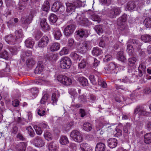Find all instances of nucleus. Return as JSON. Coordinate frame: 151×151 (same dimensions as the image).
I'll list each match as a JSON object with an SVG mask.
<instances>
[{"label":"nucleus","mask_w":151,"mask_h":151,"mask_svg":"<svg viewBox=\"0 0 151 151\" xmlns=\"http://www.w3.org/2000/svg\"><path fill=\"white\" fill-rule=\"evenodd\" d=\"M91 46V42L88 41H84L77 44V49L81 53L85 52L88 48H90Z\"/></svg>","instance_id":"obj_1"},{"label":"nucleus","mask_w":151,"mask_h":151,"mask_svg":"<svg viewBox=\"0 0 151 151\" xmlns=\"http://www.w3.org/2000/svg\"><path fill=\"white\" fill-rule=\"evenodd\" d=\"M70 137L74 141L81 142L83 140L82 134L77 130H73L70 133Z\"/></svg>","instance_id":"obj_2"},{"label":"nucleus","mask_w":151,"mask_h":151,"mask_svg":"<svg viewBox=\"0 0 151 151\" xmlns=\"http://www.w3.org/2000/svg\"><path fill=\"white\" fill-rule=\"evenodd\" d=\"M59 82L65 86H68L72 83V81L70 78L65 75H59L57 78Z\"/></svg>","instance_id":"obj_3"},{"label":"nucleus","mask_w":151,"mask_h":151,"mask_svg":"<svg viewBox=\"0 0 151 151\" xmlns=\"http://www.w3.org/2000/svg\"><path fill=\"white\" fill-rule=\"evenodd\" d=\"M121 12V9L120 7H115L109 9L107 11L108 15L110 18H115L119 15Z\"/></svg>","instance_id":"obj_4"},{"label":"nucleus","mask_w":151,"mask_h":151,"mask_svg":"<svg viewBox=\"0 0 151 151\" xmlns=\"http://www.w3.org/2000/svg\"><path fill=\"white\" fill-rule=\"evenodd\" d=\"M71 65V61L70 59L68 57H65L61 59L60 66L64 69H68Z\"/></svg>","instance_id":"obj_5"},{"label":"nucleus","mask_w":151,"mask_h":151,"mask_svg":"<svg viewBox=\"0 0 151 151\" xmlns=\"http://www.w3.org/2000/svg\"><path fill=\"white\" fill-rule=\"evenodd\" d=\"M134 113L135 114H138L139 116H147L149 114V112L146 111L141 106H138L135 109Z\"/></svg>","instance_id":"obj_6"},{"label":"nucleus","mask_w":151,"mask_h":151,"mask_svg":"<svg viewBox=\"0 0 151 151\" xmlns=\"http://www.w3.org/2000/svg\"><path fill=\"white\" fill-rule=\"evenodd\" d=\"M33 144L37 147H40L43 146L45 142L43 139L39 136H37L32 140Z\"/></svg>","instance_id":"obj_7"},{"label":"nucleus","mask_w":151,"mask_h":151,"mask_svg":"<svg viewBox=\"0 0 151 151\" xmlns=\"http://www.w3.org/2000/svg\"><path fill=\"white\" fill-rule=\"evenodd\" d=\"M74 29L75 26L74 25H68L64 30V34L66 36L68 37L73 33Z\"/></svg>","instance_id":"obj_8"},{"label":"nucleus","mask_w":151,"mask_h":151,"mask_svg":"<svg viewBox=\"0 0 151 151\" xmlns=\"http://www.w3.org/2000/svg\"><path fill=\"white\" fill-rule=\"evenodd\" d=\"M4 39L5 41L9 44L13 45L17 42L16 39L12 34L5 36Z\"/></svg>","instance_id":"obj_9"},{"label":"nucleus","mask_w":151,"mask_h":151,"mask_svg":"<svg viewBox=\"0 0 151 151\" xmlns=\"http://www.w3.org/2000/svg\"><path fill=\"white\" fill-rule=\"evenodd\" d=\"M146 63L145 62H142L138 68L139 76L142 77L146 72Z\"/></svg>","instance_id":"obj_10"},{"label":"nucleus","mask_w":151,"mask_h":151,"mask_svg":"<svg viewBox=\"0 0 151 151\" xmlns=\"http://www.w3.org/2000/svg\"><path fill=\"white\" fill-rule=\"evenodd\" d=\"M116 65L114 63H110L106 68H104L106 72L108 73H113L115 72Z\"/></svg>","instance_id":"obj_11"},{"label":"nucleus","mask_w":151,"mask_h":151,"mask_svg":"<svg viewBox=\"0 0 151 151\" xmlns=\"http://www.w3.org/2000/svg\"><path fill=\"white\" fill-rule=\"evenodd\" d=\"M40 19V24L42 30L45 32L48 31L50 27L46 22V19L42 18Z\"/></svg>","instance_id":"obj_12"},{"label":"nucleus","mask_w":151,"mask_h":151,"mask_svg":"<svg viewBox=\"0 0 151 151\" xmlns=\"http://www.w3.org/2000/svg\"><path fill=\"white\" fill-rule=\"evenodd\" d=\"M49 40L47 36H43L39 41L38 46L40 47H44L46 46Z\"/></svg>","instance_id":"obj_13"},{"label":"nucleus","mask_w":151,"mask_h":151,"mask_svg":"<svg viewBox=\"0 0 151 151\" xmlns=\"http://www.w3.org/2000/svg\"><path fill=\"white\" fill-rule=\"evenodd\" d=\"M67 6L66 12L68 15H70L74 12L76 8L72 3H67L66 4Z\"/></svg>","instance_id":"obj_14"},{"label":"nucleus","mask_w":151,"mask_h":151,"mask_svg":"<svg viewBox=\"0 0 151 151\" xmlns=\"http://www.w3.org/2000/svg\"><path fill=\"white\" fill-rule=\"evenodd\" d=\"M53 34L55 38L57 40H59L62 35L60 30L57 27L53 29Z\"/></svg>","instance_id":"obj_15"},{"label":"nucleus","mask_w":151,"mask_h":151,"mask_svg":"<svg viewBox=\"0 0 151 151\" xmlns=\"http://www.w3.org/2000/svg\"><path fill=\"white\" fill-rule=\"evenodd\" d=\"M58 148V144L56 142H52L48 145L49 151H57Z\"/></svg>","instance_id":"obj_16"},{"label":"nucleus","mask_w":151,"mask_h":151,"mask_svg":"<svg viewBox=\"0 0 151 151\" xmlns=\"http://www.w3.org/2000/svg\"><path fill=\"white\" fill-rule=\"evenodd\" d=\"M108 144L110 148H114L117 146V141L116 139L112 138L108 140Z\"/></svg>","instance_id":"obj_17"},{"label":"nucleus","mask_w":151,"mask_h":151,"mask_svg":"<svg viewBox=\"0 0 151 151\" xmlns=\"http://www.w3.org/2000/svg\"><path fill=\"white\" fill-rule=\"evenodd\" d=\"M77 35L80 37L82 38L84 37H87L88 35V33L86 30L81 29L76 32Z\"/></svg>","instance_id":"obj_18"},{"label":"nucleus","mask_w":151,"mask_h":151,"mask_svg":"<svg viewBox=\"0 0 151 151\" xmlns=\"http://www.w3.org/2000/svg\"><path fill=\"white\" fill-rule=\"evenodd\" d=\"M44 66L42 61L38 62L37 65L35 70V73L36 74H40L43 70Z\"/></svg>","instance_id":"obj_19"},{"label":"nucleus","mask_w":151,"mask_h":151,"mask_svg":"<svg viewBox=\"0 0 151 151\" xmlns=\"http://www.w3.org/2000/svg\"><path fill=\"white\" fill-rule=\"evenodd\" d=\"M27 145V143L26 142H20L17 145V151H25Z\"/></svg>","instance_id":"obj_20"},{"label":"nucleus","mask_w":151,"mask_h":151,"mask_svg":"<svg viewBox=\"0 0 151 151\" xmlns=\"http://www.w3.org/2000/svg\"><path fill=\"white\" fill-rule=\"evenodd\" d=\"M24 43L27 47L32 48L35 44V41L31 37H29L25 40Z\"/></svg>","instance_id":"obj_21"},{"label":"nucleus","mask_w":151,"mask_h":151,"mask_svg":"<svg viewBox=\"0 0 151 151\" xmlns=\"http://www.w3.org/2000/svg\"><path fill=\"white\" fill-rule=\"evenodd\" d=\"M78 22L81 25L85 26L88 25L89 24V21L88 19L83 17H79Z\"/></svg>","instance_id":"obj_22"},{"label":"nucleus","mask_w":151,"mask_h":151,"mask_svg":"<svg viewBox=\"0 0 151 151\" xmlns=\"http://www.w3.org/2000/svg\"><path fill=\"white\" fill-rule=\"evenodd\" d=\"M106 149L105 144L102 142L98 143L95 147V151H104Z\"/></svg>","instance_id":"obj_23"},{"label":"nucleus","mask_w":151,"mask_h":151,"mask_svg":"<svg viewBox=\"0 0 151 151\" xmlns=\"http://www.w3.org/2000/svg\"><path fill=\"white\" fill-rule=\"evenodd\" d=\"M60 45L57 42H55L52 44L50 47V50L52 52L57 51L60 48Z\"/></svg>","instance_id":"obj_24"},{"label":"nucleus","mask_w":151,"mask_h":151,"mask_svg":"<svg viewBox=\"0 0 151 151\" xmlns=\"http://www.w3.org/2000/svg\"><path fill=\"white\" fill-rule=\"evenodd\" d=\"M50 9V5L49 2L48 1L44 2L43 4L42 7L41 9L42 11L46 12H48Z\"/></svg>","instance_id":"obj_25"},{"label":"nucleus","mask_w":151,"mask_h":151,"mask_svg":"<svg viewBox=\"0 0 151 151\" xmlns=\"http://www.w3.org/2000/svg\"><path fill=\"white\" fill-rule=\"evenodd\" d=\"M61 3L59 2H56L52 5L51 7V10L52 11L54 12H57L59 7H60V5Z\"/></svg>","instance_id":"obj_26"},{"label":"nucleus","mask_w":151,"mask_h":151,"mask_svg":"<svg viewBox=\"0 0 151 151\" xmlns=\"http://www.w3.org/2000/svg\"><path fill=\"white\" fill-rule=\"evenodd\" d=\"M83 128L86 131H90L92 129V125L89 122H85L83 124Z\"/></svg>","instance_id":"obj_27"},{"label":"nucleus","mask_w":151,"mask_h":151,"mask_svg":"<svg viewBox=\"0 0 151 151\" xmlns=\"http://www.w3.org/2000/svg\"><path fill=\"white\" fill-rule=\"evenodd\" d=\"M102 50L98 47H95L93 48L92 51L93 55L95 56H98L102 53Z\"/></svg>","instance_id":"obj_28"},{"label":"nucleus","mask_w":151,"mask_h":151,"mask_svg":"<svg viewBox=\"0 0 151 151\" xmlns=\"http://www.w3.org/2000/svg\"><path fill=\"white\" fill-rule=\"evenodd\" d=\"M141 40L145 42H148L151 41V36L148 34H145L141 36Z\"/></svg>","instance_id":"obj_29"},{"label":"nucleus","mask_w":151,"mask_h":151,"mask_svg":"<svg viewBox=\"0 0 151 151\" xmlns=\"http://www.w3.org/2000/svg\"><path fill=\"white\" fill-rule=\"evenodd\" d=\"M119 26V28L122 31H124V32H126L128 30V27L125 23H122L120 22V24L117 23Z\"/></svg>","instance_id":"obj_30"},{"label":"nucleus","mask_w":151,"mask_h":151,"mask_svg":"<svg viewBox=\"0 0 151 151\" xmlns=\"http://www.w3.org/2000/svg\"><path fill=\"white\" fill-rule=\"evenodd\" d=\"M60 142L62 145H66L69 143V141L67 137L65 136H62L60 137Z\"/></svg>","instance_id":"obj_31"},{"label":"nucleus","mask_w":151,"mask_h":151,"mask_svg":"<svg viewBox=\"0 0 151 151\" xmlns=\"http://www.w3.org/2000/svg\"><path fill=\"white\" fill-rule=\"evenodd\" d=\"M35 62L33 58H29L26 61L27 66L29 68H31L35 64Z\"/></svg>","instance_id":"obj_32"},{"label":"nucleus","mask_w":151,"mask_h":151,"mask_svg":"<svg viewBox=\"0 0 151 151\" xmlns=\"http://www.w3.org/2000/svg\"><path fill=\"white\" fill-rule=\"evenodd\" d=\"M80 147L82 151H88L90 146L87 143H82L80 145Z\"/></svg>","instance_id":"obj_33"},{"label":"nucleus","mask_w":151,"mask_h":151,"mask_svg":"<svg viewBox=\"0 0 151 151\" xmlns=\"http://www.w3.org/2000/svg\"><path fill=\"white\" fill-rule=\"evenodd\" d=\"M73 5L75 6V8L80 7L82 6H84V3L79 0H74L73 2L72 3Z\"/></svg>","instance_id":"obj_34"},{"label":"nucleus","mask_w":151,"mask_h":151,"mask_svg":"<svg viewBox=\"0 0 151 151\" xmlns=\"http://www.w3.org/2000/svg\"><path fill=\"white\" fill-rule=\"evenodd\" d=\"M117 58L119 60L122 62H124L126 59L124 55L123 52L121 51L119 52L117 54Z\"/></svg>","instance_id":"obj_35"},{"label":"nucleus","mask_w":151,"mask_h":151,"mask_svg":"<svg viewBox=\"0 0 151 151\" xmlns=\"http://www.w3.org/2000/svg\"><path fill=\"white\" fill-rule=\"evenodd\" d=\"M144 141L147 144L151 142V132L147 133L145 135Z\"/></svg>","instance_id":"obj_36"},{"label":"nucleus","mask_w":151,"mask_h":151,"mask_svg":"<svg viewBox=\"0 0 151 151\" xmlns=\"http://www.w3.org/2000/svg\"><path fill=\"white\" fill-rule=\"evenodd\" d=\"M145 26L148 28L151 27V17H147L144 22Z\"/></svg>","instance_id":"obj_37"},{"label":"nucleus","mask_w":151,"mask_h":151,"mask_svg":"<svg viewBox=\"0 0 151 151\" xmlns=\"http://www.w3.org/2000/svg\"><path fill=\"white\" fill-rule=\"evenodd\" d=\"M131 42L134 45V46L135 47L136 49H137L138 50H139L140 49L142 44L138 40L132 39L131 41Z\"/></svg>","instance_id":"obj_38"},{"label":"nucleus","mask_w":151,"mask_h":151,"mask_svg":"<svg viewBox=\"0 0 151 151\" xmlns=\"http://www.w3.org/2000/svg\"><path fill=\"white\" fill-rule=\"evenodd\" d=\"M78 80L83 86H86L88 85V80L85 78L83 77L79 78Z\"/></svg>","instance_id":"obj_39"},{"label":"nucleus","mask_w":151,"mask_h":151,"mask_svg":"<svg viewBox=\"0 0 151 151\" xmlns=\"http://www.w3.org/2000/svg\"><path fill=\"white\" fill-rule=\"evenodd\" d=\"M127 20V15L124 14L117 19V23L120 24V22L122 23H125V22Z\"/></svg>","instance_id":"obj_40"},{"label":"nucleus","mask_w":151,"mask_h":151,"mask_svg":"<svg viewBox=\"0 0 151 151\" xmlns=\"http://www.w3.org/2000/svg\"><path fill=\"white\" fill-rule=\"evenodd\" d=\"M32 55V51L30 50H27L25 52H22L21 57L23 60L24 58H26V57H29L31 56Z\"/></svg>","instance_id":"obj_41"},{"label":"nucleus","mask_w":151,"mask_h":151,"mask_svg":"<svg viewBox=\"0 0 151 151\" xmlns=\"http://www.w3.org/2000/svg\"><path fill=\"white\" fill-rule=\"evenodd\" d=\"M15 33L16 36L15 37V39H16V41L18 39L21 38L23 36L22 31V29L16 30Z\"/></svg>","instance_id":"obj_42"},{"label":"nucleus","mask_w":151,"mask_h":151,"mask_svg":"<svg viewBox=\"0 0 151 151\" xmlns=\"http://www.w3.org/2000/svg\"><path fill=\"white\" fill-rule=\"evenodd\" d=\"M131 128V124L130 123H127L124 126L123 129V131L125 133H128Z\"/></svg>","instance_id":"obj_43"},{"label":"nucleus","mask_w":151,"mask_h":151,"mask_svg":"<svg viewBox=\"0 0 151 151\" xmlns=\"http://www.w3.org/2000/svg\"><path fill=\"white\" fill-rule=\"evenodd\" d=\"M21 20L22 23L23 24H28L31 22L29 17L27 16L22 17Z\"/></svg>","instance_id":"obj_44"},{"label":"nucleus","mask_w":151,"mask_h":151,"mask_svg":"<svg viewBox=\"0 0 151 151\" xmlns=\"http://www.w3.org/2000/svg\"><path fill=\"white\" fill-rule=\"evenodd\" d=\"M136 7V5L134 2L132 1L129 2L127 4V8L129 10H132Z\"/></svg>","instance_id":"obj_45"},{"label":"nucleus","mask_w":151,"mask_h":151,"mask_svg":"<svg viewBox=\"0 0 151 151\" xmlns=\"http://www.w3.org/2000/svg\"><path fill=\"white\" fill-rule=\"evenodd\" d=\"M89 78L91 83L94 85L96 84L97 83L96 80L99 78L97 76H95L94 75H90Z\"/></svg>","instance_id":"obj_46"},{"label":"nucleus","mask_w":151,"mask_h":151,"mask_svg":"<svg viewBox=\"0 0 151 151\" xmlns=\"http://www.w3.org/2000/svg\"><path fill=\"white\" fill-rule=\"evenodd\" d=\"M74 124V122L73 121L67 123L65 127V130L66 131L69 130L73 127Z\"/></svg>","instance_id":"obj_47"},{"label":"nucleus","mask_w":151,"mask_h":151,"mask_svg":"<svg viewBox=\"0 0 151 151\" xmlns=\"http://www.w3.org/2000/svg\"><path fill=\"white\" fill-rule=\"evenodd\" d=\"M70 57L74 60H80L81 58L79 55L75 52H72L70 55Z\"/></svg>","instance_id":"obj_48"},{"label":"nucleus","mask_w":151,"mask_h":151,"mask_svg":"<svg viewBox=\"0 0 151 151\" xmlns=\"http://www.w3.org/2000/svg\"><path fill=\"white\" fill-rule=\"evenodd\" d=\"M136 61L137 59L136 58L133 57L132 58H130L128 60V64L129 65L132 66L135 64Z\"/></svg>","instance_id":"obj_49"},{"label":"nucleus","mask_w":151,"mask_h":151,"mask_svg":"<svg viewBox=\"0 0 151 151\" xmlns=\"http://www.w3.org/2000/svg\"><path fill=\"white\" fill-rule=\"evenodd\" d=\"M94 29L99 35L102 33L103 30L102 29V26L101 25H97L95 26Z\"/></svg>","instance_id":"obj_50"},{"label":"nucleus","mask_w":151,"mask_h":151,"mask_svg":"<svg viewBox=\"0 0 151 151\" xmlns=\"http://www.w3.org/2000/svg\"><path fill=\"white\" fill-rule=\"evenodd\" d=\"M58 99V96H57L56 93H53L52 96L51 101L52 104L53 105L56 104Z\"/></svg>","instance_id":"obj_51"},{"label":"nucleus","mask_w":151,"mask_h":151,"mask_svg":"<svg viewBox=\"0 0 151 151\" xmlns=\"http://www.w3.org/2000/svg\"><path fill=\"white\" fill-rule=\"evenodd\" d=\"M57 19L56 16L53 14H51L49 17V19L50 22L52 23L56 22Z\"/></svg>","instance_id":"obj_52"},{"label":"nucleus","mask_w":151,"mask_h":151,"mask_svg":"<svg viewBox=\"0 0 151 151\" xmlns=\"http://www.w3.org/2000/svg\"><path fill=\"white\" fill-rule=\"evenodd\" d=\"M118 81H119L120 82H122L124 83H130L131 82L130 78L127 76L124 77L122 79H119Z\"/></svg>","instance_id":"obj_53"},{"label":"nucleus","mask_w":151,"mask_h":151,"mask_svg":"<svg viewBox=\"0 0 151 151\" xmlns=\"http://www.w3.org/2000/svg\"><path fill=\"white\" fill-rule=\"evenodd\" d=\"M86 66V62L84 60H82L81 62L78 64L79 69H82L85 68Z\"/></svg>","instance_id":"obj_54"},{"label":"nucleus","mask_w":151,"mask_h":151,"mask_svg":"<svg viewBox=\"0 0 151 151\" xmlns=\"http://www.w3.org/2000/svg\"><path fill=\"white\" fill-rule=\"evenodd\" d=\"M27 130L28 131V134L32 137L34 136L35 132L31 126H29L27 128Z\"/></svg>","instance_id":"obj_55"},{"label":"nucleus","mask_w":151,"mask_h":151,"mask_svg":"<svg viewBox=\"0 0 151 151\" xmlns=\"http://www.w3.org/2000/svg\"><path fill=\"white\" fill-rule=\"evenodd\" d=\"M74 43V40L73 39L71 38H70L68 39V45L70 49H73V45Z\"/></svg>","instance_id":"obj_56"},{"label":"nucleus","mask_w":151,"mask_h":151,"mask_svg":"<svg viewBox=\"0 0 151 151\" xmlns=\"http://www.w3.org/2000/svg\"><path fill=\"white\" fill-rule=\"evenodd\" d=\"M98 84L102 87L106 88L107 87V84L105 82L101 79L98 78Z\"/></svg>","instance_id":"obj_57"},{"label":"nucleus","mask_w":151,"mask_h":151,"mask_svg":"<svg viewBox=\"0 0 151 151\" xmlns=\"http://www.w3.org/2000/svg\"><path fill=\"white\" fill-rule=\"evenodd\" d=\"M44 137L45 139L48 141L51 140L52 139L51 134L48 132H47L44 133Z\"/></svg>","instance_id":"obj_58"},{"label":"nucleus","mask_w":151,"mask_h":151,"mask_svg":"<svg viewBox=\"0 0 151 151\" xmlns=\"http://www.w3.org/2000/svg\"><path fill=\"white\" fill-rule=\"evenodd\" d=\"M69 52L68 50L66 47H63L59 52V54L61 55L67 54Z\"/></svg>","instance_id":"obj_59"},{"label":"nucleus","mask_w":151,"mask_h":151,"mask_svg":"<svg viewBox=\"0 0 151 151\" xmlns=\"http://www.w3.org/2000/svg\"><path fill=\"white\" fill-rule=\"evenodd\" d=\"M127 51L129 55H132L133 52V48L132 46L128 44L127 46Z\"/></svg>","instance_id":"obj_60"},{"label":"nucleus","mask_w":151,"mask_h":151,"mask_svg":"<svg viewBox=\"0 0 151 151\" xmlns=\"http://www.w3.org/2000/svg\"><path fill=\"white\" fill-rule=\"evenodd\" d=\"M49 97L48 94H45L41 99L40 103L42 104H44L47 101Z\"/></svg>","instance_id":"obj_61"},{"label":"nucleus","mask_w":151,"mask_h":151,"mask_svg":"<svg viewBox=\"0 0 151 151\" xmlns=\"http://www.w3.org/2000/svg\"><path fill=\"white\" fill-rule=\"evenodd\" d=\"M37 113L40 116H43L46 114V112L42 109H38L37 110Z\"/></svg>","instance_id":"obj_62"},{"label":"nucleus","mask_w":151,"mask_h":151,"mask_svg":"<svg viewBox=\"0 0 151 151\" xmlns=\"http://www.w3.org/2000/svg\"><path fill=\"white\" fill-rule=\"evenodd\" d=\"M0 57L5 59H7L8 57V52L6 50H4L0 54Z\"/></svg>","instance_id":"obj_63"},{"label":"nucleus","mask_w":151,"mask_h":151,"mask_svg":"<svg viewBox=\"0 0 151 151\" xmlns=\"http://www.w3.org/2000/svg\"><path fill=\"white\" fill-rule=\"evenodd\" d=\"M35 38L38 40L42 35V33L40 31H37L35 32Z\"/></svg>","instance_id":"obj_64"}]
</instances>
